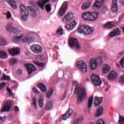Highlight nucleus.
<instances>
[{"label":"nucleus","instance_id":"f257e3e1","mask_svg":"<svg viewBox=\"0 0 124 124\" xmlns=\"http://www.w3.org/2000/svg\"><path fill=\"white\" fill-rule=\"evenodd\" d=\"M74 93L77 94L78 96L77 97L78 103L80 104L83 101V99L87 96V91L83 88L79 87L77 85L75 87Z\"/></svg>","mask_w":124,"mask_h":124},{"label":"nucleus","instance_id":"f03ea898","mask_svg":"<svg viewBox=\"0 0 124 124\" xmlns=\"http://www.w3.org/2000/svg\"><path fill=\"white\" fill-rule=\"evenodd\" d=\"M98 14H99L98 12H87L82 14V17L85 21H90L91 22H93L97 19Z\"/></svg>","mask_w":124,"mask_h":124},{"label":"nucleus","instance_id":"7ed1b4c3","mask_svg":"<svg viewBox=\"0 0 124 124\" xmlns=\"http://www.w3.org/2000/svg\"><path fill=\"white\" fill-rule=\"evenodd\" d=\"M93 28L89 26V25H82L79 26L78 31L79 33H81V34L88 35L92 34L93 32Z\"/></svg>","mask_w":124,"mask_h":124},{"label":"nucleus","instance_id":"20e7f679","mask_svg":"<svg viewBox=\"0 0 124 124\" xmlns=\"http://www.w3.org/2000/svg\"><path fill=\"white\" fill-rule=\"evenodd\" d=\"M103 63L102 58L98 57L96 59H92L89 62L90 66L92 70H94L98 67V64L101 65Z\"/></svg>","mask_w":124,"mask_h":124},{"label":"nucleus","instance_id":"39448f33","mask_svg":"<svg viewBox=\"0 0 124 124\" xmlns=\"http://www.w3.org/2000/svg\"><path fill=\"white\" fill-rule=\"evenodd\" d=\"M19 7L20 9V14L21 15V20L22 21H26L27 19H28L29 12L28 11H27L26 7H25L23 4H20L19 5Z\"/></svg>","mask_w":124,"mask_h":124},{"label":"nucleus","instance_id":"423d86ee","mask_svg":"<svg viewBox=\"0 0 124 124\" xmlns=\"http://www.w3.org/2000/svg\"><path fill=\"white\" fill-rule=\"evenodd\" d=\"M69 45L70 47H71L72 48L76 47L77 50L80 49V45H79L78 40H77L76 38H70L69 41Z\"/></svg>","mask_w":124,"mask_h":124},{"label":"nucleus","instance_id":"0eeeda50","mask_svg":"<svg viewBox=\"0 0 124 124\" xmlns=\"http://www.w3.org/2000/svg\"><path fill=\"white\" fill-rule=\"evenodd\" d=\"M77 66L83 73L87 72V65L84 61H80L78 62Z\"/></svg>","mask_w":124,"mask_h":124},{"label":"nucleus","instance_id":"6e6552de","mask_svg":"<svg viewBox=\"0 0 124 124\" xmlns=\"http://www.w3.org/2000/svg\"><path fill=\"white\" fill-rule=\"evenodd\" d=\"M91 79L93 84L94 86H99L101 84L100 78L96 75L92 74L91 76Z\"/></svg>","mask_w":124,"mask_h":124},{"label":"nucleus","instance_id":"1a4fd4ad","mask_svg":"<svg viewBox=\"0 0 124 124\" xmlns=\"http://www.w3.org/2000/svg\"><path fill=\"white\" fill-rule=\"evenodd\" d=\"M11 25V24L10 23H8L6 27V31L11 33H13V34H19L20 33V31L18 30L17 28H14L10 26Z\"/></svg>","mask_w":124,"mask_h":124},{"label":"nucleus","instance_id":"9d476101","mask_svg":"<svg viewBox=\"0 0 124 124\" xmlns=\"http://www.w3.org/2000/svg\"><path fill=\"white\" fill-rule=\"evenodd\" d=\"M31 49L34 54H40L42 52V46L39 45H32L31 46Z\"/></svg>","mask_w":124,"mask_h":124},{"label":"nucleus","instance_id":"9b49d317","mask_svg":"<svg viewBox=\"0 0 124 124\" xmlns=\"http://www.w3.org/2000/svg\"><path fill=\"white\" fill-rule=\"evenodd\" d=\"M11 106H12V101L8 100L4 105L1 112H9L11 109Z\"/></svg>","mask_w":124,"mask_h":124},{"label":"nucleus","instance_id":"f8f14e48","mask_svg":"<svg viewBox=\"0 0 124 124\" xmlns=\"http://www.w3.org/2000/svg\"><path fill=\"white\" fill-rule=\"evenodd\" d=\"M25 66L27 68L29 75H31V73H32L33 71H35V70H36L35 66H34V65H33L32 64L26 63L25 64Z\"/></svg>","mask_w":124,"mask_h":124},{"label":"nucleus","instance_id":"ddd939ff","mask_svg":"<svg viewBox=\"0 0 124 124\" xmlns=\"http://www.w3.org/2000/svg\"><path fill=\"white\" fill-rule=\"evenodd\" d=\"M74 18L73 13H69L64 16L62 20L64 23H67V22H69L71 20L73 19Z\"/></svg>","mask_w":124,"mask_h":124},{"label":"nucleus","instance_id":"4468645a","mask_svg":"<svg viewBox=\"0 0 124 124\" xmlns=\"http://www.w3.org/2000/svg\"><path fill=\"white\" fill-rule=\"evenodd\" d=\"M8 52L9 54H11V56L14 57V56H16L17 55H19L20 54V48L16 47L13 48L12 49H8Z\"/></svg>","mask_w":124,"mask_h":124},{"label":"nucleus","instance_id":"2eb2a0df","mask_svg":"<svg viewBox=\"0 0 124 124\" xmlns=\"http://www.w3.org/2000/svg\"><path fill=\"white\" fill-rule=\"evenodd\" d=\"M67 8V4L64 3H63L59 9V14L61 17H62L64 14H65V11H66V9Z\"/></svg>","mask_w":124,"mask_h":124},{"label":"nucleus","instance_id":"dca6fc26","mask_svg":"<svg viewBox=\"0 0 124 124\" xmlns=\"http://www.w3.org/2000/svg\"><path fill=\"white\" fill-rule=\"evenodd\" d=\"M104 0H97L96 2L94 3L93 6V9L94 10H98L101 8V6L103 4Z\"/></svg>","mask_w":124,"mask_h":124},{"label":"nucleus","instance_id":"f3484780","mask_svg":"<svg viewBox=\"0 0 124 124\" xmlns=\"http://www.w3.org/2000/svg\"><path fill=\"white\" fill-rule=\"evenodd\" d=\"M108 77L110 81H115L118 78V73L114 71H111L108 74Z\"/></svg>","mask_w":124,"mask_h":124},{"label":"nucleus","instance_id":"a211bd4d","mask_svg":"<svg viewBox=\"0 0 124 124\" xmlns=\"http://www.w3.org/2000/svg\"><path fill=\"white\" fill-rule=\"evenodd\" d=\"M73 113V110L72 108H69L67 111L65 113V114L62 115V120L63 121H65L68 118H70L72 116V114Z\"/></svg>","mask_w":124,"mask_h":124},{"label":"nucleus","instance_id":"6ab92c4d","mask_svg":"<svg viewBox=\"0 0 124 124\" xmlns=\"http://www.w3.org/2000/svg\"><path fill=\"white\" fill-rule=\"evenodd\" d=\"M111 11L113 13H117L118 12V0H112Z\"/></svg>","mask_w":124,"mask_h":124},{"label":"nucleus","instance_id":"aec40b11","mask_svg":"<svg viewBox=\"0 0 124 124\" xmlns=\"http://www.w3.org/2000/svg\"><path fill=\"white\" fill-rule=\"evenodd\" d=\"M23 43H33L34 42V37L28 36L22 39Z\"/></svg>","mask_w":124,"mask_h":124},{"label":"nucleus","instance_id":"412c9836","mask_svg":"<svg viewBox=\"0 0 124 124\" xmlns=\"http://www.w3.org/2000/svg\"><path fill=\"white\" fill-rule=\"evenodd\" d=\"M121 34V31H120V29L119 28H116L113 31L109 33L108 34L109 37H114Z\"/></svg>","mask_w":124,"mask_h":124},{"label":"nucleus","instance_id":"4be33fe9","mask_svg":"<svg viewBox=\"0 0 124 124\" xmlns=\"http://www.w3.org/2000/svg\"><path fill=\"white\" fill-rule=\"evenodd\" d=\"M76 25H77V23H76V21L74 20L69 24L66 25L65 26V28L68 31H72V30H73V29L76 27Z\"/></svg>","mask_w":124,"mask_h":124},{"label":"nucleus","instance_id":"5701e85b","mask_svg":"<svg viewBox=\"0 0 124 124\" xmlns=\"http://www.w3.org/2000/svg\"><path fill=\"white\" fill-rule=\"evenodd\" d=\"M47 2H50V0H40L37 2V4L39 5V7L41 9L44 10V9H45L44 5H45V4Z\"/></svg>","mask_w":124,"mask_h":124},{"label":"nucleus","instance_id":"b1692460","mask_svg":"<svg viewBox=\"0 0 124 124\" xmlns=\"http://www.w3.org/2000/svg\"><path fill=\"white\" fill-rule=\"evenodd\" d=\"M116 27V23L113 22H108V23L104 24L103 27L105 29H113Z\"/></svg>","mask_w":124,"mask_h":124},{"label":"nucleus","instance_id":"393cba45","mask_svg":"<svg viewBox=\"0 0 124 124\" xmlns=\"http://www.w3.org/2000/svg\"><path fill=\"white\" fill-rule=\"evenodd\" d=\"M37 87V88H39L40 91L43 93H46V92H47V88L46 87V85H45V84L42 82L38 83Z\"/></svg>","mask_w":124,"mask_h":124},{"label":"nucleus","instance_id":"a878e982","mask_svg":"<svg viewBox=\"0 0 124 124\" xmlns=\"http://www.w3.org/2000/svg\"><path fill=\"white\" fill-rule=\"evenodd\" d=\"M54 106V102L53 101H50L47 102L46 106L44 108L45 110L46 111H49V110H51L53 108Z\"/></svg>","mask_w":124,"mask_h":124},{"label":"nucleus","instance_id":"bb28decb","mask_svg":"<svg viewBox=\"0 0 124 124\" xmlns=\"http://www.w3.org/2000/svg\"><path fill=\"white\" fill-rule=\"evenodd\" d=\"M103 99V98L102 97H97V96H95L94 100V104L95 106H99V105L101 104V103H102Z\"/></svg>","mask_w":124,"mask_h":124},{"label":"nucleus","instance_id":"cd10ccee","mask_svg":"<svg viewBox=\"0 0 124 124\" xmlns=\"http://www.w3.org/2000/svg\"><path fill=\"white\" fill-rule=\"evenodd\" d=\"M7 1L8 4H10L11 7L14 9H16L17 8V4L16 3V1L14 0H7Z\"/></svg>","mask_w":124,"mask_h":124},{"label":"nucleus","instance_id":"c85d7f7f","mask_svg":"<svg viewBox=\"0 0 124 124\" xmlns=\"http://www.w3.org/2000/svg\"><path fill=\"white\" fill-rule=\"evenodd\" d=\"M110 66L107 64H105L104 65V68L103 69V72L105 74H106V73H108V72L110 71Z\"/></svg>","mask_w":124,"mask_h":124},{"label":"nucleus","instance_id":"c756f323","mask_svg":"<svg viewBox=\"0 0 124 124\" xmlns=\"http://www.w3.org/2000/svg\"><path fill=\"white\" fill-rule=\"evenodd\" d=\"M103 114V108L102 107H100L96 110V115H95V117H99V116H101Z\"/></svg>","mask_w":124,"mask_h":124},{"label":"nucleus","instance_id":"7c9ffc66","mask_svg":"<svg viewBox=\"0 0 124 124\" xmlns=\"http://www.w3.org/2000/svg\"><path fill=\"white\" fill-rule=\"evenodd\" d=\"M92 5L91 2H87L83 4L81 6V9L85 10V9H88L90 6Z\"/></svg>","mask_w":124,"mask_h":124},{"label":"nucleus","instance_id":"2f4dec72","mask_svg":"<svg viewBox=\"0 0 124 124\" xmlns=\"http://www.w3.org/2000/svg\"><path fill=\"white\" fill-rule=\"evenodd\" d=\"M0 59L3 60L7 59V54L4 51L0 50Z\"/></svg>","mask_w":124,"mask_h":124},{"label":"nucleus","instance_id":"473e14b6","mask_svg":"<svg viewBox=\"0 0 124 124\" xmlns=\"http://www.w3.org/2000/svg\"><path fill=\"white\" fill-rule=\"evenodd\" d=\"M93 102V95H92L88 99V108H91Z\"/></svg>","mask_w":124,"mask_h":124},{"label":"nucleus","instance_id":"72a5a7b5","mask_svg":"<svg viewBox=\"0 0 124 124\" xmlns=\"http://www.w3.org/2000/svg\"><path fill=\"white\" fill-rule=\"evenodd\" d=\"M45 10L47 13H50L51 10H52V7H51V4L48 3L45 6Z\"/></svg>","mask_w":124,"mask_h":124},{"label":"nucleus","instance_id":"f704fd0d","mask_svg":"<svg viewBox=\"0 0 124 124\" xmlns=\"http://www.w3.org/2000/svg\"><path fill=\"white\" fill-rule=\"evenodd\" d=\"M53 93H54V90H53V89H51L46 94V96L47 98L50 99L52 95H53Z\"/></svg>","mask_w":124,"mask_h":124},{"label":"nucleus","instance_id":"c9c22d12","mask_svg":"<svg viewBox=\"0 0 124 124\" xmlns=\"http://www.w3.org/2000/svg\"><path fill=\"white\" fill-rule=\"evenodd\" d=\"M38 105L40 108H42L44 106V100L40 99L38 100Z\"/></svg>","mask_w":124,"mask_h":124},{"label":"nucleus","instance_id":"e433bc0d","mask_svg":"<svg viewBox=\"0 0 124 124\" xmlns=\"http://www.w3.org/2000/svg\"><path fill=\"white\" fill-rule=\"evenodd\" d=\"M0 46H5L7 45L6 40L3 38L0 39Z\"/></svg>","mask_w":124,"mask_h":124},{"label":"nucleus","instance_id":"4c0bfd02","mask_svg":"<svg viewBox=\"0 0 124 124\" xmlns=\"http://www.w3.org/2000/svg\"><path fill=\"white\" fill-rule=\"evenodd\" d=\"M33 62L36 64V65H37V66H39L40 67H43L44 65H45V63H40L37 61H33Z\"/></svg>","mask_w":124,"mask_h":124},{"label":"nucleus","instance_id":"58836bf2","mask_svg":"<svg viewBox=\"0 0 124 124\" xmlns=\"http://www.w3.org/2000/svg\"><path fill=\"white\" fill-rule=\"evenodd\" d=\"M56 33L57 34H59V35H62L63 34V30L61 27L58 29Z\"/></svg>","mask_w":124,"mask_h":124},{"label":"nucleus","instance_id":"ea45409f","mask_svg":"<svg viewBox=\"0 0 124 124\" xmlns=\"http://www.w3.org/2000/svg\"><path fill=\"white\" fill-rule=\"evenodd\" d=\"M119 83L122 85H124V75H122L119 77Z\"/></svg>","mask_w":124,"mask_h":124},{"label":"nucleus","instance_id":"a19ab883","mask_svg":"<svg viewBox=\"0 0 124 124\" xmlns=\"http://www.w3.org/2000/svg\"><path fill=\"white\" fill-rule=\"evenodd\" d=\"M82 119H77L74 121L73 124H82Z\"/></svg>","mask_w":124,"mask_h":124},{"label":"nucleus","instance_id":"79ce46f5","mask_svg":"<svg viewBox=\"0 0 124 124\" xmlns=\"http://www.w3.org/2000/svg\"><path fill=\"white\" fill-rule=\"evenodd\" d=\"M17 62L18 59L14 58L10 60V63H11V64H16V63Z\"/></svg>","mask_w":124,"mask_h":124},{"label":"nucleus","instance_id":"37998d69","mask_svg":"<svg viewBox=\"0 0 124 124\" xmlns=\"http://www.w3.org/2000/svg\"><path fill=\"white\" fill-rule=\"evenodd\" d=\"M37 101V100L36 99V97H33L32 104L33 106L35 107V108H37V104H36Z\"/></svg>","mask_w":124,"mask_h":124},{"label":"nucleus","instance_id":"c03bdc74","mask_svg":"<svg viewBox=\"0 0 124 124\" xmlns=\"http://www.w3.org/2000/svg\"><path fill=\"white\" fill-rule=\"evenodd\" d=\"M118 123L120 124H124V117H122L120 115L119 116V120Z\"/></svg>","mask_w":124,"mask_h":124},{"label":"nucleus","instance_id":"a18cd8bd","mask_svg":"<svg viewBox=\"0 0 124 124\" xmlns=\"http://www.w3.org/2000/svg\"><path fill=\"white\" fill-rule=\"evenodd\" d=\"M96 124H105V123L103 119L100 118L97 121Z\"/></svg>","mask_w":124,"mask_h":124},{"label":"nucleus","instance_id":"49530a36","mask_svg":"<svg viewBox=\"0 0 124 124\" xmlns=\"http://www.w3.org/2000/svg\"><path fill=\"white\" fill-rule=\"evenodd\" d=\"M6 85V83L4 82L1 83H0V91H1L2 89H3L4 87H5Z\"/></svg>","mask_w":124,"mask_h":124},{"label":"nucleus","instance_id":"de8ad7c7","mask_svg":"<svg viewBox=\"0 0 124 124\" xmlns=\"http://www.w3.org/2000/svg\"><path fill=\"white\" fill-rule=\"evenodd\" d=\"M3 79L1 80H7V81L10 80V77L9 76H6L5 75H3Z\"/></svg>","mask_w":124,"mask_h":124},{"label":"nucleus","instance_id":"09e8293b","mask_svg":"<svg viewBox=\"0 0 124 124\" xmlns=\"http://www.w3.org/2000/svg\"><path fill=\"white\" fill-rule=\"evenodd\" d=\"M6 15L7 19H10V18L12 17V15H11V13H10V12H7Z\"/></svg>","mask_w":124,"mask_h":124},{"label":"nucleus","instance_id":"8fccbe9b","mask_svg":"<svg viewBox=\"0 0 124 124\" xmlns=\"http://www.w3.org/2000/svg\"><path fill=\"white\" fill-rule=\"evenodd\" d=\"M5 122V119L0 116V124H2Z\"/></svg>","mask_w":124,"mask_h":124},{"label":"nucleus","instance_id":"3c124183","mask_svg":"<svg viewBox=\"0 0 124 124\" xmlns=\"http://www.w3.org/2000/svg\"><path fill=\"white\" fill-rule=\"evenodd\" d=\"M16 73L18 75H21V74H23V71L20 69L17 70L16 71Z\"/></svg>","mask_w":124,"mask_h":124},{"label":"nucleus","instance_id":"603ef678","mask_svg":"<svg viewBox=\"0 0 124 124\" xmlns=\"http://www.w3.org/2000/svg\"><path fill=\"white\" fill-rule=\"evenodd\" d=\"M33 92L34 93H39V91L37 90V89L36 88H33L32 89Z\"/></svg>","mask_w":124,"mask_h":124},{"label":"nucleus","instance_id":"864d4df0","mask_svg":"<svg viewBox=\"0 0 124 124\" xmlns=\"http://www.w3.org/2000/svg\"><path fill=\"white\" fill-rule=\"evenodd\" d=\"M124 57H123L120 62V63L121 66H123V65H124Z\"/></svg>","mask_w":124,"mask_h":124},{"label":"nucleus","instance_id":"5fc2aeb1","mask_svg":"<svg viewBox=\"0 0 124 124\" xmlns=\"http://www.w3.org/2000/svg\"><path fill=\"white\" fill-rule=\"evenodd\" d=\"M14 110L15 112H19V108H18V106H16L15 107Z\"/></svg>","mask_w":124,"mask_h":124},{"label":"nucleus","instance_id":"6e6d98bb","mask_svg":"<svg viewBox=\"0 0 124 124\" xmlns=\"http://www.w3.org/2000/svg\"><path fill=\"white\" fill-rule=\"evenodd\" d=\"M33 8L31 7V6H29L28 7V10H30L31 11H32V9H33Z\"/></svg>","mask_w":124,"mask_h":124},{"label":"nucleus","instance_id":"4d7b16f0","mask_svg":"<svg viewBox=\"0 0 124 124\" xmlns=\"http://www.w3.org/2000/svg\"><path fill=\"white\" fill-rule=\"evenodd\" d=\"M23 37V36H16V39H21V38H22Z\"/></svg>","mask_w":124,"mask_h":124},{"label":"nucleus","instance_id":"13d9d810","mask_svg":"<svg viewBox=\"0 0 124 124\" xmlns=\"http://www.w3.org/2000/svg\"><path fill=\"white\" fill-rule=\"evenodd\" d=\"M108 7H107V6H105L104 7V10L105 11H108Z\"/></svg>","mask_w":124,"mask_h":124},{"label":"nucleus","instance_id":"bf43d9fd","mask_svg":"<svg viewBox=\"0 0 124 124\" xmlns=\"http://www.w3.org/2000/svg\"><path fill=\"white\" fill-rule=\"evenodd\" d=\"M9 95H10V96H12V95H13V93H12V91H11L10 93H9Z\"/></svg>","mask_w":124,"mask_h":124},{"label":"nucleus","instance_id":"052dcab7","mask_svg":"<svg viewBox=\"0 0 124 124\" xmlns=\"http://www.w3.org/2000/svg\"><path fill=\"white\" fill-rule=\"evenodd\" d=\"M73 85H77V81H73Z\"/></svg>","mask_w":124,"mask_h":124},{"label":"nucleus","instance_id":"680f3d73","mask_svg":"<svg viewBox=\"0 0 124 124\" xmlns=\"http://www.w3.org/2000/svg\"><path fill=\"white\" fill-rule=\"evenodd\" d=\"M124 15L122 14L120 17V19L122 20V19H124Z\"/></svg>","mask_w":124,"mask_h":124},{"label":"nucleus","instance_id":"e2e57ef3","mask_svg":"<svg viewBox=\"0 0 124 124\" xmlns=\"http://www.w3.org/2000/svg\"><path fill=\"white\" fill-rule=\"evenodd\" d=\"M7 90L8 93H10V92H12V91H11V89H9V88H7Z\"/></svg>","mask_w":124,"mask_h":124},{"label":"nucleus","instance_id":"0e129e2a","mask_svg":"<svg viewBox=\"0 0 124 124\" xmlns=\"http://www.w3.org/2000/svg\"><path fill=\"white\" fill-rule=\"evenodd\" d=\"M121 4L122 5H124V1H121Z\"/></svg>","mask_w":124,"mask_h":124},{"label":"nucleus","instance_id":"69168bd1","mask_svg":"<svg viewBox=\"0 0 124 124\" xmlns=\"http://www.w3.org/2000/svg\"><path fill=\"white\" fill-rule=\"evenodd\" d=\"M86 81L87 82H89V81H90V79H89V78H87L86 79Z\"/></svg>","mask_w":124,"mask_h":124},{"label":"nucleus","instance_id":"338daca9","mask_svg":"<svg viewBox=\"0 0 124 124\" xmlns=\"http://www.w3.org/2000/svg\"><path fill=\"white\" fill-rule=\"evenodd\" d=\"M51 1H52V2H55V1H57V0H50Z\"/></svg>","mask_w":124,"mask_h":124},{"label":"nucleus","instance_id":"774afa93","mask_svg":"<svg viewBox=\"0 0 124 124\" xmlns=\"http://www.w3.org/2000/svg\"><path fill=\"white\" fill-rule=\"evenodd\" d=\"M66 96H64L63 98H62V100H63V99H64V98H65Z\"/></svg>","mask_w":124,"mask_h":124}]
</instances>
